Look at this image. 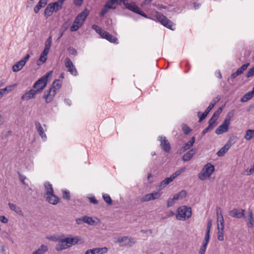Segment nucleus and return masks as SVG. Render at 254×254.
<instances>
[{
  "label": "nucleus",
  "instance_id": "obj_45",
  "mask_svg": "<svg viewBox=\"0 0 254 254\" xmlns=\"http://www.w3.org/2000/svg\"><path fill=\"white\" fill-rule=\"evenodd\" d=\"M52 4H54V8L56 12L62 9L63 7V4L59 3L56 1L52 2Z\"/></svg>",
  "mask_w": 254,
  "mask_h": 254
},
{
  "label": "nucleus",
  "instance_id": "obj_29",
  "mask_svg": "<svg viewBox=\"0 0 254 254\" xmlns=\"http://www.w3.org/2000/svg\"><path fill=\"white\" fill-rule=\"evenodd\" d=\"M48 247L45 245H42L39 249L33 252L32 254H44L47 251H48Z\"/></svg>",
  "mask_w": 254,
  "mask_h": 254
},
{
  "label": "nucleus",
  "instance_id": "obj_49",
  "mask_svg": "<svg viewBox=\"0 0 254 254\" xmlns=\"http://www.w3.org/2000/svg\"><path fill=\"white\" fill-rule=\"evenodd\" d=\"M191 147L188 142L186 143L182 147L179 149L180 153L185 152L186 151L190 149Z\"/></svg>",
  "mask_w": 254,
  "mask_h": 254
},
{
  "label": "nucleus",
  "instance_id": "obj_8",
  "mask_svg": "<svg viewBox=\"0 0 254 254\" xmlns=\"http://www.w3.org/2000/svg\"><path fill=\"white\" fill-rule=\"evenodd\" d=\"M158 139L160 141V146L161 148L167 153H169L171 151V145L165 136H160Z\"/></svg>",
  "mask_w": 254,
  "mask_h": 254
},
{
  "label": "nucleus",
  "instance_id": "obj_44",
  "mask_svg": "<svg viewBox=\"0 0 254 254\" xmlns=\"http://www.w3.org/2000/svg\"><path fill=\"white\" fill-rule=\"evenodd\" d=\"M152 197V194H150V193H148V194H145V195H143L141 198L140 200L142 202H147V201H150V200H152L153 197Z\"/></svg>",
  "mask_w": 254,
  "mask_h": 254
},
{
  "label": "nucleus",
  "instance_id": "obj_36",
  "mask_svg": "<svg viewBox=\"0 0 254 254\" xmlns=\"http://www.w3.org/2000/svg\"><path fill=\"white\" fill-rule=\"evenodd\" d=\"M194 156V153H191L189 151L187 152L182 157L184 161L187 162L190 161Z\"/></svg>",
  "mask_w": 254,
  "mask_h": 254
},
{
  "label": "nucleus",
  "instance_id": "obj_52",
  "mask_svg": "<svg viewBox=\"0 0 254 254\" xmlns=\"http://www.w3.org/2000/svg\"><path fill=\"white\" fill-rule=\"evenodd\" d=\"M73 63L70 60V59L68 58H66L65 59V65L66 67L69 68V67H73Z\"/></svg>",
  "mask_w": 254,
  "mask_h": 254
},
{
  "label": "nucleus",
  "instance_id": "obj_26",
  "mask_svg": "<svg viewBox=\"0 0 254 254\" xmlns=\"http://www.w3.org/2000/svg\"><path fill=\"white\" fill-rule=\"evenodd\" d=\"M89 10L87 8H85L83 11H82L80 14H79L77 16V18H79L81 19V23L82 24L83 22L86 19L87 16L89 14Z\"/></svg>",
  "mask_w": 254,
  "mask_h": 254
},
{
  "label": "nucleus",
  "instance_id": "obj_4",
  "mask_svg": "<svg viewBox=\"0 0 254 254\" xmlns=\"http://www.w3.org/2000/svg\"><path fill=\"white\" fill-rule=\"evenodd\" d=\"M214 169V166L211 163L206 164L198 174L199 180L203 181L206 178L210 177Z\"/></svg>",
  "mask_w": 254,
  "mask_h": 254
},
{
  "label": "nucleus",
  "instance_id": "obj_32",
  "mask_svg": "<svg viewBox=\"0 0 254 254\" xmlns=\"http://www.w3.org/2000/svg\"><path fill=\"white\" fill-rule=\"evenodd\" d=\"M254 96L253 93H252L250 91L248 92L246 94H245L241 98V102H246L250 100H251Z\"/></svg>",
  "mask_w": 254,
  "mask_h": 254
},
{
  "label": "nucleus",
  "instance_id": "obj_25",
  "mask_svg": "<svg viewBox=\"0 0 254 254\" xmlns=\"http://www.w3.org/2000/svg\"><path fill=\"white\" fill-rule=\"evenodd\" d=\"M68 248H69V245H67V244L65 243V242H60V240L59 243L57 244L56 246L55 249L56 251L60 252Z\"/></svg>",
  "mask_w": 254,
  "mask_h": 254
},
{
  "label": "nucleus",
  "instance_id": "obj_28",
  "mask_svg": "<svg viewBox=\"0 0 254 254\" xmlns=\"http://www.w3.org/2000/svg\"><path fill=\"white\" fill-rule=\"evenodd\" d=\"M25 64L22 63V61H19L16 63L12 66V70L14 72H17L21 70L22 67L25 65Z\"/></svg>",
  "mask_w": 254,
  "mask_h": 254
},
{
  "label": "nucleus",
  "instance_id": "obj_5",
  "mask_svg": "<svg viewBox=\"0 0 254 254\" xmlns=\"http://www.w3.org/2000/svg\"><path fill=\"white\" fill-rule=\"evenodd\" d=\"M124 5L127 9L140 15L143 17L146 18H148L146 14L143 12L138 6H137L135 2H131L130 3H125Z\"/></svg>",
  "mask_w": 254,
  "mask_h": 254
},
{
  "label": "nucleus",
  "instance_id": "obj_51",
  "mask_svg": "<svg viewBox=\"0 0 254 254\" xmlns=\"http://www.w3.org/2000/svg\"><path fill=\"white\" fill-rule=\"evenodd\" d=\"M207 245V244L202 243V245L199 250L198 254H205Z\"/></svg>",
  "mask_w": 254,
  "mask_h": 254
},
{
  "label": "nucleus",
  "instance_id": "obj_35",
  "mask_svg": "<svg viewBox=\"0 0 254 254\" xmlns=\"http://www.w3.org/2000/svg\"><path fill=\"white\" fill-rule=\"evenodd\" d=\"M209 113L207 112V111L205 110V111L203 113H201V112H198L197 113V116L199 118V123H201L203 120H204Z\"/></svg>",
  "mask_w": 254,
  "mask_h": 254
},
{
  "label": "nucleus",
  "instance_id": "obj_47",
  "mask_svg": "<svg viewBox=\"0 0 254 254\" xmlns=\"http://www.w3.org/2000/svg\"><path fill=\"white\" fill-rule=\"evenodd\" d=\"M52 43V36H50L46 40L45 44V48H47L50 50L51 44Z\"/></svg>",
  "mask_w": 254,
  "mask_h": 254
},
{
  "label": "nucleus",
  "instance_id": "obj_6",
  "mask_svg": "<svg viewBox=\"0 0 254 254\" xmlns=\"http://www.w3.org/2000/svg\"><path fill=\"white\" fill-rule=\"evenodd\" d=\"M217 213V220H218L220 219V224L218 223L217 225V229H218V235H217V239L222 241L224 240V222L223 216L221 214H220V216H218V213Z\"/></svg>",
  "mask_w": 254,
  "mask_h": 254
},
{
  "label": "nucleus",
  "instance_id": "obj_57",
  "mask_svg": "<svg viewBox=\"0 0 254 254\" xmlns=\"http://www.w3.org/2000/svg\"><path fill=\"white\" fill-rule=\"evenodd\" d=\"M67 50L69 53L72 55H76L77 54L76 50L73 47H69Z\"/></svg>",
  "mask_w": 254,
  "mask_h": 254
},
{
  "label": "nucleus",
  "instance_id": "obj_38",
  "mask_svg": "<svg viewBox=\"0 0 254 254\" xmlns=\"http://www.w3.org/2000/svg\"><path fill=\"white\" fill-rule=\"evenodd\" d=\"M61 82L60 79H56L51 85L50 88H52V89H60L62 87V83H59Z\"/></svg>",
  "mask_w": 254,
  "mask_h": 254
},
{
  "label": "nucleus",
  "instance_id": "obj_50",
  "mask_svg": "<svg viewBox=\"0 0 254 254\" xmlns=\"http://www.w3.org/2000/svg\"><path fill=\"white\" fill-rule=\"evenodd\" d=\"M82 24L80 23V25H78L74 22L73 23L72 26L70 28V30L71 32H74L77 31L79 28L81 26Z\"/></svg>",
  "mask_w": 254,
  "mask_h": 254
},
{
  "label": "nucleus",
  "instance_id": "obj_33",
  "mask_svg": "<svg viewBox=\"0 0 254 254\" xmlns=\"http://www.w3.org/2000/svg\"><path fill=\"white\" fill-rule=\"evenodd\" d=\"M229 148L228 145L225 144L217 152V155L219 157L223 156Z\"/></svg>",
  "mask_w": 254,
  "mask_h": 254
},
{
  "label": "nucleus",
  "instance_id": "obj_62",
  "mask_svg": "<svg viewBox=\"0 0 254 254\" xmlns=\"http://www.w3.org/2000/svg\"><path fill=\"white\" fill-rule=\"evenodd\" d=\"M181 171L177 170L175 173H174L173 174H172L171 176L172 177V178L173 179V180H174L176 177L180 176L181 175Z\"/></svg>",
  "mask_w": 254,
  "mask_h": 254
},
{
  "label": "nucleus",
  "instance_id": "obj_61",
  "mask_svg": "<svg viewBox=\"0 0 254 254\" xmlns=\"http://www.w3.org/2000/svg\"><path fill=\"white\" fill-rule=\"evenodd\" d=\"M235 138H233L232 137H231L228 142L226 144V145H228L229 146V147L230 148L231 147V146L234 144L235 142V140H234Z\"/></svg>",
  "mask_w": 254,
  "mask_h": 254
},
{
  "label": "nucleus",
  "instance_id": "obj_18",
  "mask_svg": "<svg viewBox=\"0 0 254 254\" xmlns=\"http://www.w3.org/2000/svg\"><path fill=\"white\" fill-rule=\"evenodd\" d=\"M35 126L36 130L38 132L39 135L44 140H45L47 139V136L46 134L45 133L44 130L42 127L41 124L39 122H36Z\"/></svg>",
  "mask_w": 254,
  "mask_h": 254
},
{
  "label": "nucleus",
  "instance_id": "obj_15",
  "mask_svg": "<svg viewBox=\"0 0 254 254\" xmlns=\"http://www.w3.org/2000/svg\"><path fill=\"white\" fill-rule=\"evenodd\" d=\"M113 5L114 4L112 2H111L108 0L104 5L103 9L101 10V12L100 13V16L103 17L110 9H115L116 7H114Z\"/></svg>",
  "mask_w": 254,
  "mask_h": 254
},
{
  "label": "nucleus",
  "instance_id": "obj_64",
  "mask_svg": "<svg viewBox=\"0 0 254 254\" xmlns=\"http://www.w3.org/2000/svg\"><path fill=\"white\" fill-rule=\"evenodd\" d=\"M68 26H69L68 23L67 21H66V22H64V23L62 25V29H63V30L64 31L68 29Z\"/></svg>",
  "mask_w": 254,
  "mask_h": 254
},
{
  "label": "nucleus",
  "instance_id": "obj_46",
  "mask_svg": "<svg viewBox=\"0 0 254 254\" xmlns=\"http://www.w3.org/2000/svg\"><path fill=\"white\" fill-rule=\"evenodd\" d=\"M62 192L63 197L64 199L67 200H69L70 199V194L69 191L68 190H63Z\"/></svg>",
  "mask_w": 254,
  "mask_h": 254
},
{
  "label": "nucleus",
  "instance_id": "obj_13",
  "mask_svg": "<svg viewBox=\"0 0 254 254\" xmlns=\"http://www.w3.org/2000/svg\"><path fill=\"white\" fill-rule=\"evenodd\" d=\"M79 240V237L77 236L74 237H66L64 239H61L60 242H65L67 245H69V247H70L72 245L77 244Z\"/></svg>",
  "mask_w": 254,
  "mask_h": 254
},
{
  "label": "nucleus",
  "instance_id": "obj_19",
  "mask_svg": "<svg viewBox=\"0 0 254 254\" xmlns=\"http://www.w3.org/2000/svg\"><path fill=\"white\" fill-rule=\"evenodd\" d=\"M54 11V4L52 2L49 3L44 10V16L46 18H48L52 15Z\"/></svg>",
  "mask_w": 254,
  "mask_h": 254
},
{
  "label": "nucleus",
  "instance_id": "obj_20",
  "mask_svg": "<svg viewBox=\"0 0 254 254\" xmlns=\"http://www.w3.org/2000/svg\"><path fill=\"white\" fill-rule=\"evenodd\" d=\"M48 0H40L37 5L34 8L35 13H38L42 7H44L47 4Z\"/></svg>",
  "mask_w": 254,
  "mask_h": 254
},
{
  "label": "nucleus",
  "instance_id": "obj_2",
  "mask_svg": "<svg viewBox=\"0 0 254 254\" xmlns=\"http://www.w3.org/2000/svg\"><path fill=\"white\" fill-rule=\"evenodd\" d=\"M191 208L187 206H181L178 209L176 215V218L179 220H185L191 216Z\"/></svg>",
  "mask_w": 254,
  "mask_h": 254
},
{
  "label": "nucleus",
  "instance_id": "obj_24",
  "mask_svg": "<svg viewBox=\"0 0 254 254\" xmlns=\"http://www.w3.org/2000/svg\"><path fill=\"white\" fill-rule=\"evenodd\" d=\"M8 206L11 210L15 212L17 214L19 215H23V213L21 210V208L17 206L16 204L9 202Z\"/></svg>",
  "mask_w": 254,
  "mask_h": 254
},
{
  "label": "nucleus",
  "instance_id": "obj_14",
  "mask_svg": "<svg viewBox=\"0 0 254 254\" xmlns=\"http://www.w3.org/2000/svg\"><path fill=\"white\" fill-rule=\"evenodd\" d=\"M229 125L230 124H228L227 121H223L222 124L215 130V133L219 135L227 132L229 129Z\"/></svg>",
  "mask_w": 254,
  "mask_h": 254
},
{
  "label": "nucleus",
  "instance_id": "obj_56",
  "mask_svg": "<svg viewBox=\"0 0 254 254\" xmlns=\"http://www.w3.org/2000/svg\"><path fill=\"white\" fill-rule=\"evenodd\" d=\"M239 75L237 71H236V72H234V73H232V74L230 75V76L228 78V81H230V80H231V81H232V82H234V79L235 78H236V77H237L238 76H239Z\"/></svg>",
  "mask_w": 254,
  "mask_h": 254
},
{
  "label": "nucleus",
  "instance_id": "obj_7",
  "mask_svg": "<svg viewBox=\"0 0 254 254\" xmlns=\"http://www.w3.org/2000/svg\"><path fill=\"white\" fill-rule=\"evenodd\" d=\"M56 89L50 88L48 90L44 91L43 98L45 99L47 103H49L53 101L56 94Z\"/></svg>",
  "mask_w": 254,
  "mask_h": 254
},
{
  "label": "nucleus",
  "instance_id": "obj_42",
  "mask_svg": "<svg viewBox=\"0 0 254 254\" xmlns=\"http://www.w3.org/2000/svg\"><path fill=\"white\" fill-rule=\"evenodd\" d=\"M182 130L185 134L188 135L191 131L192 129L187 124H183Z\"/></svg>",
  "mask_w": 254,
  "mask_h": 254
},
{
  "label": "nucleus",
  "instance_id": "obj_43",
  "mask_svg": "<svg viewBox=\"0 0 254 254\" xmlns=\"http://www.w3.org/2000/svg\"><path fill=\"white\" fill-rule=\"evenodd\" d=\"M92 28L94 29L97 33L100 35V36L101 37V35H102V33L104 32V30H102L101 28L96 24H93L92 26Z\"/></svg>",
  "mask_w": 254,
  "mask_h": 254
},
{
  "label": "nucleus",
  "instance_id": "obj_54",
  "mask_svg": "<svg viewBox=\"0 0 254 254\" xmlns=\"http://www.w3.org/2000/svg\"><path fill=\"white\" fill-rule=\"evenodd\" d=\"M180 199H183L186 197L187 194V192L186 190H182L179 193H178Z\"/></svg>",
  "mask_w": 254,
  "mask_h": 254
},
{
  "label": "nucleus",
  "instance_id": "obj_55",
  "mask_svg": "<svg viewBox=\"0 0 254 254\" xmlns=\"http://www.w3.org/2000/svg\"><path fill=\"white\" fill-rule=\"evenodd\" d=\"M150 194L152 195V197H153V198H152V200H154V199H157V198H159L161 196V193L159 192H157V191H155V192L150 193Z\"/></svg>",
  "mask_w": 254,
  "mask_h": 254
},
{
  "label": "nucleus",
  "instance_id": "obj_60",
  "mask_svg": "<svg viewBox=\"0 0 254 254\" xmlns=\"http://www.w3.org/2000/svg\"><path fill=\"white\" fill-rule=\"evenodd\" d=\"M89 199L90 203H93L94 204H98V201L97 200L95 196L90 197H89Z\"/></svg>",
  "mask_w": 254,
  "mask_h": 254
},
{
  "label": "nucleus",
  "instance_id": "obj_3",
  "mask_svg": "<svg viewBox=\"0 0 254 254\" xmlns=\"http://www.w3.org/2000/svg\"><path fill=\"white\" fill-rule=\"evenodd\" d=\"M155 14L157 19L162 25L171 30H175V24L174 22L158 11H156Z\"/></svg>",
  "mask_w": 254,
  "mask_h": 254
},
{
  "label": "nucleus",
  "instance_id": "obj_48",
  "mask_svg": "<svg viewBox=\"0 0 254 254\" xmlns=\"http://www.w3.org/2000/svg\"><path fill=\"white\" fill-rule=\"evenodd\" d=\"M234 111H232L228 113L226 116V118L224 120V121H227V123L230 124V120L234 116Z\"/></svg>",
  "mask_w": 254,
  "mask_h": 254
},
{
  "label": "nucleus",
  "instance_id": "obj_12",
  "mask_svg": "<svg viewBox=\"0 0 254 254\" xmlns=\"http://www.w3.org/2000/svg\"><path fill=\"white\" fill-rule=\"evenodd\" d=\"M245 221L246 222L247 226L249 228H252L254 226V218L252 210L249 208L248 210V215L245 217Z\"/></svg>",
  "mask_w": 254,
  "mask_h": 254
},
{
  "label": "nucleus",
  "instance_id": "obj_53",
  "mask_svg": "<svg viewBox=\"0 0 254 254\" xmlns=\"http://www.w3.org/2000/svg\"><path fill=\"white\" fill-rule=\"evenodd\" d=\"M68 68V71H69L72 75L74 76H76L78 74L77 71L74 65H73V67H69Z\"/></svg>",
  "mask_w": 254,
  "mask_h": 254
},
{
  "label": "nucleus",
  "instance_id": "obj_58",
  "mask_svg": "<svg viewBox=\"0 0 254 254\" xmlns=\"http://www.w3.org/2000/svg\"><path fill=\"white\" fill-rule=\"evenodd\" d=\"M254 75V68L252 67L249 69L246 74V77L249 78Z\"/></svg>",
  "mask_w": 254,
  "mask_h": 254
},
{
  "label": "nucleus",
  "instance_id": "obj_30",
  "mask_svg": "<svg viewBox=\"0 0 254 254\" xmlns=\"http://www.w3.org/2000/svg\"><path fill=\"white\" fill-rule=\"evenodd\" d=\"M17 86V84H13L12 85H10L6 86V87L0 89V91L2 92V94L4 95L5 93H8L14 90V88Z\"/></svg>",
  "mask_w": 254,
  "mask_h": 254
},
{
  "label": "nucleus",
  "instance_id": "obj_39",
  "mask_svg": "<svg viewBox=\"0 0 254 254\" xmlns=\"http://www.w3.org/2000/svg\"><path fill=\"white\" fill-rule=\"evenodd\" d=\"M84 223H87L88 225H93L95 223V221L91 217L88 216H84L83 217Z\"/></svg>",
  "mask_w": 254,
  "mask_h": 254
},
{
  "label": "nucleus",
  "instance_id": "obj_1",
  "mask_svg": "<svg viewBox=\"0 0 254 254\" xmlns=\"http://www.w3.org/2000/svg\"><path fill=\"white\" fill-rule=\"evenodd\" d=\"M53 71L50 70L48 71L34 83L32 88L35 90H40V93L42 92L47 86L49 78L51 79Z\"/></svg>",
  "mask_w": 254,
  "mask_h": 254
},
{
  "label": "nucleus",
  "instance_id": "obj_22",
  "mask_svg": "<svg viewBox=\"0 0 254 254\" xmlns=\"http://www.w3.org/2000/svg\"><path fill=\"white\" fill-rule=\"evenodd\" d=\"M173 179L171 177L166 178L164 180H163L160 185L159 186V190H162L165 187H166L168 184H169L171 182L173 181Z\"/></svg>",
  "mask_w": 254,
  "mask_h": 254
},
{
  "label": "nucleus",
  "instance_id": "obj_10",
  "mask_svg": "<svg viewBox=\"0 0 254 254\" xmlns=\"http://www.w3.org/2000/svg\"><path fill=\"white\" fill-rule=\"evenodd\" d=\"M118 242L120 243H124V244L121 245V246H124L127 247H131L134 244H135V241L133 238H129L127 236H124L123 237H119L118 239Z\"/></svg>",
  "mask_w": 254,
  "mask_h": 254
},
{
  "label": "nucleus",
  "instance_id": "obj_31",
  "mask_svg": "<svg viewBox=\"0 0 254 254\" xmlns=\"http://www.w3.org/2000/svg\"><path fill=\"white\" fill-rule=\"evenodd\" d=\"M223 110L222 107L219 108L217 111H216L212 116L211 117L210 119H212V121H215V123H216L217 118L219 117L221 113L222 112Z\"/></svg>",
  "mask_w": 254,
  "mask_h": 254
},
{
  "label": "nucleus",
  "instance_id": "obj_41",
  "mask_svg": "<svg viewBox=\"0 0 254 254\" xmlns=\"http://www.w3.org/2000/svg\"><path fill=\"white\" fill-rule=\"evenodd\" d=\"M96 254H105L108 251V249L106 247H103V248H94Z\"/></svg>",
  "mask_w": 254,
  "mask_h": 254
},
{
  "label": "nucleus",
  "instance_id": "obj_17",
  "mask_svg": "<svg viewBox=\"0 0 254 254\" xmlns=\"http://www.w3.org/2000/svg\"><path fill=\"white\" fill-rule=\"evenodd\" d=\"M46 200L50 204L56 205L60 201V198L54 193L51 195H47Z\"/></svg>",
  "mask_w": 254,
  "mask_h": 254
},
{
  "label": "nucleus",
  "instance_id": "obj_37",
  "mask_svg": "<svg viewBox=\"0 0 254 254\" xmlns=\"http://www.w3.org/2000/svg\"><path fill=\"white\" fill-rule=\"evenodd\" d=\"M103 198L106 203L110 206L113 204V200L110 196L107 193H104L103 194Z\"/></svg>",
  "mask_w": 254,
  "mask_h": 254
},
{
  "label": "nucleus",
  "instance_id": "obj_40",
  "mask_svg": "<svg viewBox=\"0 0 254 254\" xmlns=\"http://www.w3.org/2000/svg\"><path fill=\"white\" fill-rule=\"evenodd\" d=\"M249 65V63L245 64L243 65H242L240 68H239L236 71L238 73L239 75H240V74H242L244 72V71L247 69Z\"/></svg>",
  "mask_w": 254,
  "mask_h": 254
},
{
  "label": "nucleus",
  "instance_id": "obj_59",
  "mask_svg": "<svg viewBox=\"0 0 254 254\" xmlns=\"http://www.w3.org/2000/svg\"><path fill=\"white\" fill-rule=\"evenodd\" d=\"M47 59V57H45L42 54H41L40 58H39V59L38 61H40L43 63H45L46 62ZM38 62H39V61H38V62H37V64L38 65H40V64H39Z\"/></svg>",
  "mask_w": 254,
  "mask_h": 254
},
{
  "label": "nucleus",
  "instance_id": "obj_16",
  "mask_svg": "<svg viewBox=\"0 0 254 254\" xmlns=\"http://www.w3.org/2000/svg\"><path fill=\"white\" fill-rule=\"evenodd\" d=\"M101 37L112 43H116L118 41L117 38L114 36L113 35L110 34L108 32L106 31H104L103 33H102Z\"/></svg>",
  "mask_w": 254,
  "mask_h": 254
},
{
  "label": "nucleus",
  "instance_id": "obj_34",
  "mask_svg": "<svg viewBox=\"0 0 254 254\" xmlns=\"http://www.w3.org/2000/svg\"><path fill=\"white\" fill-rule=\"evenodd\" d=\"M254 137V129H249L246 131L245 138L247 140H250L252 137Z\"/></svg>",
  "mask_w": 254,
  "mask_h": 254
},
{
  "label": "nucleus",
  "instance_id": "obj_21",
  "mask_svg": "<svg viewBox=\"0 0 254 254\" xmlns=\"http://www.w3.org/2000/svg\"><path fill=\"white\" fill-rule=\"evenodd\" d=\"M217 125V123H215V121H212V119H209L208 121V126H207V127H206L205 129H204L202 132L201 134L202 135H204L210 129H211L214 128L215 126H216Z\"/></svg>",
  "mask_w": 254,
  "mask_h": 254
},
{
  "label": "nucleus",
  "instance_id": "obj_11",
  "mask_svg": "<svg viewBox=\"0 0 254 254\" xmlns=\"http://www.w3.org/2000/svg\"><path fill=\"white\" fill-rule=\"evenodd\" d=\"M40 93V90H35L32 88L21 96V99L23 100H29L34 98L36 97V95Z\"/></svg>",
  "mask_w": 254,
  "mask_h": 254
},
{
  "label": "nucleus",
  "instance_id": "obj_9",
  "mask_svg": "<svg viewBox=\"0 0 254 254\" xmlns=\"http://www.w3.org/2000/svg\"><path fill=\"white\" fill-rule=\"evenodd\" d=\"M245 212L242 208H234L229 212V215L233 218L241 219L245 217Z\"/></svg>",
  "mask_w": 254,
  "mask_h": 254
},
{
  "label": "nucleus",
  "instance_id": "obj_23",
  "mask_svg": "<svg viewBox=\"0 0 254 254\" xmlns=\"http://www.w3.org/2000/svg\"><path fill=\"white\" fill-rule=\"evenodd\" d=\"M44 187L46 190V194L47 195H51L54 193L52 185L49 182H46L44 184Z\"/></svg>",
  "mask_w": 254,
  "mask_h": 254
},
{
  "label": "nucleus",
  "instance_id": "obj_63",
  "mask_svg": "<svg viewBox=\"0 0 254 254\" xmlns=\"http://www.w3.org/2000/svg\"><path fill=\"white\" fill-rule=\"evenodd\" d=\"M209 240H210V235L205 234L204 239L202 243L208 245Z\"/></svg>",
  "mask_w": 254,
  "mask_h": 254
},
{
  "label": "nucleus",
  "instance_id": "obj_27",
  "mask_svg": "<svg viewBox=\"0 0 254 254\" xmlns=\"http://www.w3.org/2000/svg\"><path fill=\"white\" fill-rule=\"evenodd\" d=\"M220 99V98L219 96L215 97L212 100V101L210 102L209 105L207 107L206 110L207 112L209 113L211 109L214 107L215 104L217 103Z\"/></svg>",
  "mask_w": 254,
  "mask_h": 254
}]
</instances>
